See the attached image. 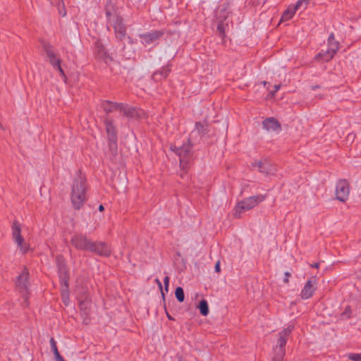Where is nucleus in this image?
I'll return each mask as SVG.
<instances>
[{"instance_id": "obj_1", "label": "nucleus", "mask_w": 361, "mask_h": 361, "mask_svg": "<svg viewBox=\"0 0 361 361\" xmlns=\"http://www.w3.org/2000/svg\"><path fill=\"white\" fill-rule=\"evenodd\" d=\"M86 191L85 178L78 175L73 180L71 192V201L75 209H79L84 204L87 200Z\"/></svg>"}, {"instance_id": "obj_2", "label": "nucleus", "mask_w": 361, "mask_h": 361, "mask_svg": "<svg viewBox=\"0 0 361 361\" xmlns=\"http://www.w3.org/2000/svg\"><path fill=\"white\" fill-rule=\"evenodd\" d=\"M294 325L290 324L286 329L279 333V338L274 348V355L272 361H283L285 355V346L288 336L294 329Z\"/></svg>"}, {"instance_id": "obj_3", "label": "nucleus", "mask_w": 361, "mask_h": 361, "mask_svg": "<svg viewBox=\"0 0 361 361\" xmlns=\"http://www.w3.org/2000/svg\"><path fill=\"white\" fill-rule=\"evenodd\" d=\"M264 199L265 196L260 195L252 196L238 202L235 207L233 215L235 217H240L242 213L252 209L259 203L264 201Z\"/></svg>"}, {"instance_id": "obj_4", "label": "nucleus", "mask_w": 361, "mask_h": 361, "mask_svg": "<svg viewBox=\"0 0 361 361\" xmlns=\"http://www.w3.org/2000/svg\"><path fill=\"white\" fill-rule=\"evenodd\" d=\"M28 276H29L28 271L25 267L23 269L21 274L18 276L17 281H16L17 288L19 290V292L21 293L22 298L23 300V302L22 303V305L23 307H27L28 305V304H27V300H28V295H29Z\"/></svg>"}, {"instance_id": "obj_5", "label": "nucleus", "mask_w": 361, "mask_h": 361, "mask_svg": "<svg viewBox=\"0 0 361 361\" xmlns=\"http://www.w3.org/2000/svg\"><path fill=\"white\" fill-rule=\"evenodd\" d=\"M13 238L15 243L17 244L18 247L20 249L22 253H26L29 249V245L26 243L23 236L22 235V231L20 227L13 228Z\"/></svg>"}, {"instance_id": "obj_6", "label": "nucleus", "mask_w": 361, "mask_h": 361, "mask_svg": "<svg viewBox=\"0 0 361 361\" xmlns=\"http://www.w3.org/2000/svg\"><path fill=\"white\" fill-rule=\"evenodd\" d=\"M349 193L348 183L345 180L338 181L336 186V198L341 202H345L348 198Z\"/></svg>"}, {"instance_id": "obj_7", "label": "nucleus", "mask_w": 361, "mask_h": 361, "mask_svg": "<svg viewBox=\"0 0 361 361\" xmlns=\"http://www.w3.org/2000/svg\"><path fill=\"white\" fill-rule=\"evenodd\" d=\"M92 240L82 235H75L71 239L73 245L79 250H88Z\"/></svg>"}, {"instance_id": "obj_8", "label": "nucleus", "mask_w": 361, "mask_h": 361, "mask_svg": "<svg viewBox=\"0 0 361 361\" xmlns=\"http://www.w3.org/2000/svg\"><path fill=\"white\" fill-rule=\"evenodd\" d=\"M171 149L176 152V153L179 156L180 159V166L181 168L185 169L188 163V154L190 150V146L189 144L184 145L180 147L173 148Z\"/></svg>"}, {"instance_id": "obj_9", "label": "nucleus", "mask_w": 361, "mask_h": 361, "mask_svg": "<svg viewBox=\"0 0 361 361\" xmlns=\"http://www.w3.org/2000/svg\"><path fill=\"white\" fill-rule=\"evenodd\" d=\"M88 251L101 256H109L111 251L106 244L102 242H91Z\"/></svg>"}, {"instance_id": "obj_10", "label": "nucleus", "mask_w": 361, "mask_h": 361, "mask_svg": "<svg viewBox=\"0 0 361 361\" xmlns=\"http://www.w3.org/2000/svg\"><path fill=\"white\" fill-rule=\"evenodd\" d=\"M252 167L257 169L259 171L269 174L272 173L273 167L267 160H258L252 163Z\"/></svg>"}, {"instance_id": "obj_11", "label": "nucleus", "mask_w": 361, "mask_h": 361, "mask_svg": "<svg viewBox=\"0 0 361 361\" xmlns=\"http://www.w3.org/2000/svg\"><path fill=\"white\" fill-rule=\"evenodd\" d=\"M263 126L269 132L279 133L281 126L279 122L274 118H267L263 121Z\"/></svg>"}, {"instance_id": "obj_12", "label": "nucleus", "mask_w": 361, "mask_h": 361, "mask_svg": "<svg viewBox=\"0 0 361 361\" xmlns=\"http://www.w3.org/2000/svg\"><path fill=\"white\" fill-rule=\"evenodd\" d=\"M316 288L314 287L312 281L311 280H308L301 290L300 297L305 300L308 299L312 296Z\"/></svg>"}, {"instance_id": "obj_13", "label": "nucleus", "mask_w": 361, "mask_h": 361, "mask_svg": "<svg viewBox=\"0 0 361 361\" xmlns=\"http://www.w3.org/2000/svg\"><path fill=\"white\" fill-rule=\"evenodd\" d=\"M161 35V33L157 31L140 35V39L142 43L145 44H149L154 42H155L159 37Z\"/></svg>"}, {"instance_id": "obj_14", "label": "nucleus", "mask_w": 361, "mask_h": 361, "mask_svg": "<svg viewBox=\"0 0 361 361\" xmlns=\"http://www.w3.org/2000/svg\"><path fill=\"white\" fill-rule=\"evenodd\" d=\"M120 112H123L126 116L131 118H140L143 113L142 111H137L135 108L124 104L123 108H120Z\"/></svg>"}, {"instance_id": "obj_15", "label": "nucleus", "mask_w": 361, "mask_h": 361, "mask_svg": "<svg viewBox=\"0 0 361 361\" xmlns=\"http://www.w3.org/2000/svg\"><path fill=\"white\" fill-rule=\"evenodd\" d=\"M106 129L110 141L111 147L115 145L116 142V129L111 121L106 122Z\"/></svg>"}, {"instance_id": "obj_16", "label": "nucleus", "mask_w": 361, "mask_h": 361, "mask_svg": "<svg viewBox=\"0 0 361 361\" xmlns=\"http://www.w3.org/2000/svg\"><path fill=\"white\" fill-rule=\"evenodd\" d=\"M228 14V13L226 11V9L219 11L217 14V19L219 20L217 30L220 34H224L225 32V25L223 23L222 19H226Z\"/></svg>"}, {"instance_id": "obj_17", "label": "nucleus", "mask_w": 361, "mask_h": 361, "mask_svg": "<svg viewBox=\"0 0 361 361\" xmlns=\"http://www.w3.org/2000/svg\"><path fill=\"white\" fill-rule=\"evenodd\" d=\"M46 53L49 59L50 63L59 71L61 75L64 76V73L60 66V60L56 58L54 52L51 49H47Z\"/></svg>"}, {"instance_id": "obj_18", "label": "nucleus", "mask_w": 361, "mask_h": 361, "mask_svg": "<svg viewBox=\"0 0 361 361\" xmlns=\"http://www.w3.org/2000/svg\"><path fill=\"white\" fill-rule=\"evenodd\" d=\"M102 107L106 112H112L114 111H119L120 108L123 107V104L113 103L111 102L106 101L102 104Z\"/></svg>"}, {"instance_id": "obj_19", "label": "nucleus", "mask_w": 361, "mask_h": 361, "mask_svg": "<svg viewBox=\"0 0 361 361\" xmlns=\"http://www.w3.org/2000/svg\"><path fill=\"white\" fill-rule=\"evenodd\" d=\"M328 50L336 54L339 49V43L335 40L334 35L331 33L327 39Z\"/></svg>"}, {"instance_id": "obj_20", "label": "nucleus", "mask_w": 361, "mask_h": 361, "mask_svg": "<svg viewBox=\"0 0 361 361\" xmlns=\"http://www.w3.org/2000/svg\"><path fill=\"white\" fill-rule=\"evenodd\" d=\"M60 278V283L61 289H68V271L62 270V272L59 273Z\"/></svg>"}, {"instance_id": "obj_21", "label": "nucleus", "mask_w": 361, "mask_h": 361, "mask_svg": "<svg viewBox=\"0 0 361 361\" xmlns=\"http://www.w3.org/2000/svg\"><path fill=\"white\" fill-rule=\"evenodd\" d=\"M115 33L117 38L121 39L126 35V28L121 21H118L114 26Z\"/></svg>"}, {"instance_id": "obj_22", "label": "nucleus", "mask_w": 361, "mask_h": 361, "mask_svg": "<svg viewBox=\"0 0 361 361\" xmlns=\"http://www.w3.org/2000/svg\"><path fill=\"white\" fill-rule=\"evenodd\" d=\"M334 54L329 50L325 51H322L317 55V59L323 61H329L334 56Z\"/></svg>"}, {"instance_id": "obj_23", "label": "nucleus", "mask_w": 361, "mask_h": 361, "mask_svg": "<svg viewBox=\"0 0 361 361\" xmlns=\"http://www.w3.org/2000/svg\"><path fill=\"white\" fill-rule=\"evenodd\" d=\"M296 11L297 10L294 6L288 7V8L283 12L281 21L284 22L291 19Z\"/></svg>"}, {"instance_id": "obj_24", "label": "nucleus", "mask_w": 361, "mask_h": 361, "mask_svg": "<svg viewBox=\"0 0 361 361\" xmlns=\"http://www.w3.org/2000/svg\"><path fill=\"white\" fill-rule=\"evenodd\" d=\"M199 309H200V313L203 316H207L209 314V306H208V303L206 300H202L200 302Z\"/></svg>"}, {"instance_id": "obj_25", "label": "nucleus", "mask_w": 361, "mask_h": 361, "mask_svg": "<svg viewBox=\"0 0 361 361\" xmlns=\"http://www.w3.org/2000/svg\"><path fill=\"white\" fill-rule=\"evenodd\" d=\"M56 264L59 270V273L62 272V270L68 271L67 267L66 266L64 259L63 257L58 256L56 257Z\"/></svg>"}, {"instance_id": "obj_26", "label": "nucleus", "mask_w": 361, "mask_h": 361, "mask_svg": "<svg viewBox=\"0 0 361 361\" xmlns=\"http://www.w3.org/2000/svg\"><path fill=\"white\" fill-rule=\"evenodd\" d=\"M175 295H176V297L177 298V300L180 302H182L184 301V299H185V295H184V291H183V289L181 288V287H178L176 290H175Z\"/></svg>"}, {"instance_id": "obj_27", "label": "nucleus", "mask_w": 361, "mask_h": 361, "mask_svg": "<svg viewBox=\"0 0 361 361\" xmlns=\"http://www.w3.org/2000/svg\"><path fill=\"white\" fill-rule=\"evenodd\" d=\"M310 0H299L294 7L296 10L302 9L305 10L309 4Z\"/></svg>"}, {"instance_id": "obj_28", "label": "nucleus", "mask_w": 361, "mask_h": 361, "mask_svg": "<svg viewBox=\"0 0 361 361\" xmlns=\"http://www.w3.org/2000/svg\"><path fill=\"white\" fill-rule=\"evenodd\" d=\"M61 298L63 303L68 305L69 303V291L68 289H61Z\"/></svg>"}, {"instance_id": "obj_29", "label": "nucleus", "mask_w": 361, "mask_h": 361, "mask_svg": "<svg viewBox=\"0 0 361 361\" xmlns=\"http://www.w3.org/2000/svg\"><path fill=\"white\" fill-rule=\"evenodd\" d=\"M50 345H51V350H52L54 356L60 354L58 350L57 346H56V342L55 341L54 338H51Z\"/></svg>"}, {"instance_id": "obj_30", "label": "nucleus", "mask_w": 361, "mask_h": 361, "mask_svg": "<svg viewBox=\"0 0 361 361\" xmlns=\"http://www.w3.org/2000/svg\"><path fill=\"white\" fill-rule=\"evenodd\" d=\"M348 357L353 361H361V353H349Z\"/></svg>"}, {"instance_id": "obj_31", "label": "nucleus", "mask_w": 361, "mask_h": 361, "mask_svg": "<svg viewBox=\"0 0 361 361\" xmlns=\"http://www.w3.org/2000/svg\"><path fill=\"white\" fill-rule=\"evenodd\" d=\"M351 314V309L349 306H347L343 311V312L341 314L342 318H350Z\"/></svg>"}, {"instance_id": "obj_32", "label": "nucleus", "mask_w": 361, "mask_h": 361, "mask_svg": "<svg viewBox=\"0 0 361 361\" xmlns=\"http://www.w3.org/2000/svg\"><path fill=\"white\" fill-rule=\"evenodd\" d=\"M195 130L198 133H202L204 130V126L202 123H197L195 125Z\"/></svg>"}, {"instance_id": "obj_33", "label": "nucleus", "mask_w": 361, "mask_h": 361, "mask_svg": "<svg viewBox=\"0 0 361 361\" xmlns=\"http://www.w3.org/2000/svg\"><path fill=\"white\" fill-rule=\"evenodd\" d=\"M164 288H165L166 291L168 292L169 286V277L168 276L164 277Z\"/></svg>"}, {"instance_id": "obj_34", "label": "nucleus", "mask_w": 361, "mask_h": 361, "mask_svg": "<svg viewBox=\"0 0 361 361\" xmlns=\"http://www.w3.org/2000/svg\"><path fill=\"white\" fill-rule=\"evenodd\" d=\"M283 278V282L288 283L289 281V277L290 276V274L288 271L285 272Z\"/></svg>"}, {"instance_id": "obj_35", "label": "nucleus", "mask_w": 361, "mask_h": 361, "mask_svg": "<svg viewBox=\"0 0 361 361\" xmlns=\"http://www.w3.org/2000/svg\"><path fill=\"white\" fill-rule=\"evenodd\" d=\"M59 12L61 16H65L66 15V12L64 9L63 4H62L61 8V7L59 8Z\"/></svg>"}, {"instance_id": "obj_36", "label": "nucleus", "mask_w": 361, "mask_h": 361, "mask_svg": "<svg viewBox=\"0 0 361 361\" xmlns=\"http://www.w3.org/2000/svg\"><path fill=\"white\" fill-rule=\"evenodd\" d=\"M214 269L216 272H220V262H217L215 264Z\"/></svg>"}, {"instance_id": "obj_37", "label": "nucleus", "mask_w": 361, "mask_h": 361, "mask_svg": "<svg viewBox=\"0 0 361 361\" xmlns=\"http://www.w3.org/2000/svg\"><path fill=\"white\" fill-rule=\"evenodd\" d=\"M56 361H65L63 357L59 354L54 356Z\"/></svg>"}, {"instance_id": "obj_38", "label": "nucleus", "mask_w": 361, "mask_h": 361, "mask_svg": "<svg viewBox=\"0 0 361 361\" xmlns=\"http://www.w3.org/2000/svg\"><path fill=\"white\" fill-rule=\"evenodd\" d=\"M155 282L158 285L159 288L162 290V284H161V282L158 279H155Z\"/></svg>"}, {"instance_id": "obj_39", "label": "nucleus", "mask_w": 361, "mask_h": 361, "mask_svg": "<svg viewBox=\"0 0 361 361\" xmlns=\"http://www.w3.org/2000/svg\"><path fill=\"white\" fill-rule=\"evenodd\" d=\"M280 85H276L274 86V92H273L272 94H274L276 92H277L279 89H280Z\"/></svg>"}, {"instance_id": "obj_40", "label": "nucleus", "mask_w": 361, "mask_h": 361, "mask_svg": "<svg viewBox=\"0 0 361 361\" xmlns=\"http://www.w3.org/2000/svg\"><path fill=\"white\" fill-rule=\"evenodd\" d=\"M166 317L170 320H174V319L168 312H166Z\"/></svg>"}, {"instance_id": "obj_41", "label": "nucleus", "mask_w": 361, "mask_h": 361, "mask_svg": "<svg viewBox=\"0 0 361 361\" xmlns=\"http://www.w3.org/2000/svg\"><path fill=\"white\" fill-rule=\"evenodd\" d=\"M104 206H103V205H102V204H101V205H99V210L100 212H102V211L104 210Z\"/></svg>"}, {"instance_id": "obj_42", "label": "nucleus", "mask_w": 361, "mask_h": 361, "mask_svg": "<svg viewBox=\"0 0 361 361\" xmlns=\"http://www.w3.org/2000/svg\"><path fill=\"white\" fill-rule=\"evenodd\" d=\"M86 304V302H82L80 303V309H82L83 308V306Z\"/></svg>"}, {"instance_id": "obj_43", "label": "nucleus", "mask_w": 361, "mask_h": 361, "mask_svg": "<svg viewBox=\"0 0 361 361\" xmlns=\"http://www.w3.org/2000/svg\"><path fill=\"white\" fill-rule=\"evenodd\" d=\"M319 265V263H316V264H313L312 267L314 268H318Z\"/></svg>"}, {"instance_id": "obj_44", "label": "nucleus", "mask_w": 361, "mask_h": 361, "mask_svg": "<svg viewBox=\"0 0 361 361\" xmlns=\"http://www.w3.org/2000/svg\"><path fill=\"white\" fill-rule=\"evenodd\" d=\"M178 361H185L181 357H178Z\"/></svg>"}, {"instance_id": "obj_45", "label": "nucleus", "mask_w": 361, "mask_h": 361, "mask_svg": "<svg viewBox=\"0 0 361 361\" xmlns=\"http://www.w3.org/2000/svg\"><path fill=\"white\" fill-rule=\"evenodd\" d=\"M0 128L3 129V126L1 125V123H0Z\"/></svg>"}, {"instance_id": "obj_46", "label": "nucleus", "mask_w": 361, "mask_h": 361, "mask_svg": "<svg viewBox=\"0 0 361 361\" xmlns=\"http://www.w3.org/2000/svg\"><path fill=\"white\" fill-rule=\"evenodd\" d=\"M0 128L3 129V126L1 125V123H0Z\"/></svg>"}, {"instance_id": "obj_47", "label": "nucleus", "mask_w": 361, "mask_h": 361, "mask_svg": "<svg viewBox=\"0 0 361 361\" xmlns=\"http://www.w3.org/2000/svg\"><path fill=\"white\" fill-rule=\"evenodd\" d=\"M161 294L163 296H164V293H163V291L161 290Z\"/></svg>"}]
</instances>
